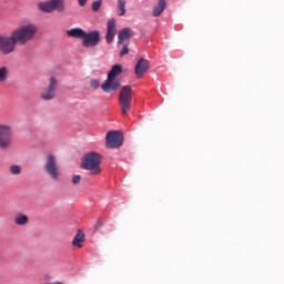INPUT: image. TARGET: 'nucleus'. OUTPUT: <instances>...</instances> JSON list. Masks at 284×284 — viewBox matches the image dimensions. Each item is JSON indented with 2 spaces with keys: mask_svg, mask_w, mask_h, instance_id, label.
I'll use <instances>...</instances> for the list:
<instances>
[{
  "mask_svg": "<svg viewBox=\"0 0 284 284\" xmlns=\"http://www.w3.org/2000/svg\"><path fill=\"white\" fill-rule=\"evenodd\" d=\"M101 154L92 151L84 154L81 163L82 170H87L91 176H99L101 174Z\"/></svg>",
  "mask_w": 284,
  "mask_h": 284,
  "instance_id": "nucleus-1",
  "label": "nucleus"
},
{
  "mask_svg": "<svg viewBox=\"0 0 284 284\" xmlns=\"http://www.w3.org/2000/svg\"><path fill=\"white\" fill-rule=\"evenodd\" d=\"M37 26L32 23H27L22 24L11 33L13 34V37L16 38L20 45H26V43L34 39V37L37 36Z\"/></svg>",
  "mask_w": 284,
  "mask_h": 284,
  "instance_id": "nucleus-2",
  "label": "nucleus"
},
{
  "mask_svg": "<svg viewBox=\"0 0 284 284\" xmlns=\"http://www.w3.org/2000/svg\"><path fill=\"white\" fill-rule=\"evenodd\" d=\"M132 97H134L132 87L124 85L120 89L118 103L123 116L128 115L130 110H132Z\"/></svg>",
  "mask_w": 284,
  "mask_h": 284,
  "instance_id": "nucleus-3",
  "label": "nucleus"
},
{
  "mask_svg": "<svg viewBox=\"0 0 284 284\" xmlns=\"http://www.w3.org/2000/svg\"><path fill=\"white\" fill-rule=\"evenodd\" d=\"M43 170L51 181H61V166H59L57 155L53 153L47 154Z\"/></svg>",
  "mask_w": 284,
  "mask_h": 284,
  "instance_id": "nucleus-4",
  "label": "nucleus"
},
{
  "mask_svg": "<svg viewBox=\"0 0 284 284\" xmlns=\"http://www.w3.org/2000/svg\"><path fill=\"white\" fill-rule=\"evenodd\" d=\"M17 38L11 33L10 36L0 34V52L2 54H12L17 50Z\"/></svg>",
  "mask_w": 284,
  "mask_h": 284,
  "instance_id": "nucleus-5",
  "label": "nucleus"
},
{
  "mask_svg": "<svg viewBox=\"0 0 284 284\" xmlns=\"http://www.w3.org/2000/svg\"><path fill=\"white\" fill-rule=\"evenodd\" d=\"M13 129L10 124H0V150H9L12 145Z\"/></svg>",
  "mask_w": 284,
  "mask_h": 284,
  "instance_id": "nucleus-6",
  "label": "nucleus"
},
{
  "mask_svg": "<svg viewBox=\"0 0 284 284\" xmlns=\"http://www.w3.org/2000/svg\"><path fill=\"white\" fill-rule=\"evenodd\" d=\"M57 88H59V82L57 78L50 77L49 84L42 89L40 92V99L42 101H52L57 98Z\"/></svg>",
  "mask_w": 284,
  "mask_h": 284,
  "instance_id": "nucleus-7",
  "label": "nucleus"
},
{
  "mask_svg": "<svg viewBox=\"0 0 284 284\" xmlns=\"http://www.w3.org/2000/svg\"><path fill=\"white\" fill-rule=\"evenodd\" d=\"M123 145V134L119 131H110L106 133V148L114 150Z\"/></svg>",
  "mask_w": 284,
  "mask_h": 284,
  "instance_id": "nucleus-8",
  "label": "nucleus"
},
{
  "mask_svg": "<svg viewBox=\"0 0 284 284\" xmlns=\"http://www.w3.org/2000/svg\"><path fill=\"white\" fill-rule=\"evenodd\" d=\"M38 8L41 10V12H52L53 10L61 12V10H63V0H50L40 2L38 3Z\"/></svg>",
  "mask_w": 284,
  "mask_h": 284,
  "instance_id": "nucleus-9",
  "label": "nucleus"
},
{
  "mask_svg": "<svg viewBox=\"0 0 284 284\" xmlns=\"http://www.w3.org/2000/svg\"><path fill=\"white\" fill-rule=\"evenodd\" d=\"M101 41V34L99 31H91L89 33H85L82 45L84 48H95V45H99V42Z\"/></svg>",
  "mask_w": 284,
  "mask_h": 284,
  "instance_id": "nucleus-10",
  "label": "nucleus"
},
{
  "mask_svg": "<svg viewBox=\"0 0 284 284\" xmlns=\"http://www.w3.org/2000/svg\"><path fill=\"white\" fill-rule=\"evenodd\" d=\"M148 70H150V61H148L145 58H140L134 69L138 79H141L143 74L148 72Z\"/></svg>",
  "mask_w": 284,
  "mask_h": 284,
  "instance_id": "nucleus-11",
  "label": "nucleus"
},
{
  "mask_svg": "<svg viewBox=\"0 0 284 284\" xmlns=\"http://www.w3.org/2000/svg\"><path fill=\"white\" fill-rule=\"evenodd\" d=\"M121 88V81L116 78H109L102 84L103 92H114Z\"/></svg>",
  "mask_w": 284,
  "mask_h": 284,
  "instance_id": "nucleus-12",
  "label": "nucleus"
},
{
  "mask_svg": "<svg viewBox=\"0 0 284 284\" xmlns=\"http://www.w3.org/2000/svg\"><path fill=\"white\" fill-rule=\"evenodd\" d=\"M114 37H116V20L110 19L106 23V42L112 43L114 41Z\"/></svg>",
  "mask_w": 284,
  "mask_h": 284,
  "instance_id": "nucleus-13",
  "label": "nucleus"
},
{
  "mask_svg": "<svg viewBox=\"0 0 284 284\" xmlns=\"http://www.w3.org/2000/svg\"><path fill=\"white\" fill-rule=\"evenodd\" d=\"M134 32L130 28H124L118 33V43L119 45H123L125 41L132 39Z\"/></svg>",
  "mask_w": 284,
  "mask_h": 284,
  "instance_id": "nucleus-14",
  "label": "nucleus"
},
{
  "mask_svg": "<svg viewBox=\"0 0 284 284\" xmlns=\"http://www.w3.org/2000/svg\"><path fill=\"white\" fill-rule=\"evenodd\" d=\"M83 243H85V233H83L81 230L77 231L75 236L73 237L72 245L73 247H83Z\"/></svg>",
  "mask_w": 284,
  "mask_h": 284,
  "instance_id": "nucleus-15",
  "label": "nucleus"
},
{
  "mask_svg": "<svg viewBox=\"0 0 284 284\" xmlns=\"http://www.w3.org/2000/svg\"><path fill=\"white\" fill-rule=\"evenodd\" d=\"M14 224L18 225L19 227H26L28 223H30V217L23 213H18L14 219Z\"/></svg>",
  "mask_w": 284,
  "mask_h": 284,
  "instance_id": "nucleus-16",
  "label": "nucleus"
},
{
  "mask_svg": "<svg viewBox=\"0 0 284 284\" xmlns=\"http://www.w3.org/2000/svg\"><path fill=\"white\" fill-rule=\"evenodd\" d=\"M166 6L168 3L165 2V0H158V3L153 8L152 17H161Z\"/></svg>",
  "mask_w": 284,
  "mask_h": 284,
  "instance_id": "nucleus-17",
  "label": "nucleus"
},
{
  "mask_svg": "<svg viewBox=\"0 0 284 284\" xmlns=\"http://www.w3.org/2000/svg\"><path fill=\"white\" fill-rule=\"evenodd\" d=\"M121 72H123V67H122L121 64H114V65L111 68V70H110V72H109L108 77H109L110 79H116V77H119V74H121Z\"/></svg>",
  "mask_w": 284,
  "mask_h": 284,
  "instance_id": "nucleus-18",
  "label": "nucleus"
},
{
  "mask_svg": "<svg viewBox=\"0 0 284 284\" xmlns=\"http://www.w3.org/2000/svg\"><path fill=\"white\" fill-rule=\"evenodd\" d=\"M9 74L10 69L8 67H0V83H6V81H8Z\"/></svg>",
  "mask_w": 284,
  "mask_h": 284,
  "instance_id": "nucleus-19",
  "label": "nucleus"
},
{
  "mask_svg": "<svg viewBox=\"0 0 284 284\" xmlns=\"http://www.w3.org/2000/svg\"><path fill=\"white\" fill-rule=\"evenodd\" d=\"M85 31L83 29L74 28L72 29V37L75 39H84L85 38Z\"/></svg>",
  "mask_w": 284,
  "mask_h": 284,
  "instance_id": "nucleus-20",
  "label": "nucleus"
},
{
  "mask_svg": "<svg viewBox=\"0 0 284 284\" xmlns=\"http://www.w3.org/2000/svg\"><path fill=\"white\" fill-rule=\"evenodd\" d=\"M125 0H118V14L123 17L125 14Z\"/></svg>",
  "mask_w": 284,
  "mask_h": 284,
  "instance_id": "nucleus-21",
  "label": "nucleus"
},
{
  "mask_svg": "<svg viewBox=\"0 0 284 284\" xmlns=\"http://www.w3.org/2000/svg\"><path fill=\"white\" fill-rule=\"evenodd\" d=\"M9 172L12 176H19L21 174V166L13 164L9 168Z\"/></svg>",
  "mask_w": 284,
  "mask_h": 284,
  "instance_id": "nucleus-22",
  "label": "nucleus"
},
{
  "mask_svg": "<svg viewBox=\"0 0 284 284\" xmlns=\"http://www.w3.org/2000/svg\"><path fill=\"white\" fill-rule=\"evenodd\" d=\"M103 4V0H95L92 2L93 12H99L101 10V6Z\"/></svg>",
  "mask_w": 284,
  "mask_h": 284,
  "instance_id": "nucleus-23",
  "label": "nucleus"
},
{
  "mask_svg": "<svg viewBox=\"0 0 284 284\" xmlns=\"http://www.w3.org/2000/svg\"><path fill=\"white\" fill-rule=\"evenodd\" d=\"M128 52H130V49L128 48V45H123L122 50L120 51V57H125Z\"/></svg>",
  "mask_w": 284,
  "mask_h": 284,
  "instance_id": "nucleus-24",
  "label": "nucleus"
},
{
  "mask_svg": "<svg viewBox=\"0 0 284 284\" xmlns=\"http://www.w3.org/2000/svg\"><path fill=\"white\" fill-rule=\"evenodd\" d=\"M72 183L79 185L81 183V175H73Z\"/></svg>",
  "mask_w": 284,
  "mask_h": 284,
  "instance_id": "nucleus-25",
  "label": "nucleus"
},
{
  "mask_svg": "<svg viewBox=\"0 0 284 284\" xmlns=\"http://www.w3.org/2000/svg\"><path fill=\"white\" fill-rule=\"evenodd\" d=\"M90 85L93 88V90H97V88L100 85L99 80H91Z\"/></svg>",
  "mask_w": 284,
  "mask_h": 284,
  "instance_id": "nucleus-26",
  "label": "nucleus"
},
{
  "mask_svg": "<svg viewBox=\"0 0 284 284\" xmlns=\"http://www.w3.org/2000/svg\"><path fill=\"white\" fill-rule=\"evenodd\" d=\"M78 3L80 8H85V6H88V0H78Z\"/></svg>",
  "mask_w": 284,
  "mask_h": 284,
  "instance_id": "nucleus-27",
  "label": "nucleus"
},
{
  "mask_svg": "<svg viewBox=\"0 0 284 284\" xmlns=\"http://www.w3.org/2000/svg\"><path fill=\"white\" fill-rule=\"evenodd\" d=\"M44 281H52V276L51 275H44Z\"/></svg>",
  "mask_w": 284,
  "mask_h": 284,
  "instance_id": "nucleus-28",
  "label": "nucleus"
},
{
  "mask_svg": "<svg viewBox=\"0 0 284 284\" xmlns=\"http://www.w3.org/2000/svg\"><path fill=\"white\" fill-rule=\"evenodd\" d=\"M67 34H68V37H72V29H69V30L67 31Z\"/></svg>",
  "mask_w": 284,
  "mask_h": 284,
  "instance_id": "nucleus-29",
  "label": "nucleus"
},
{
  "mask_svg": "<svg viewBox=\"0 0 284 284\" xmlns=\"http://www.w3.org/2000/svg\"><path fill=\"white\" fill-rule=\"evenodd\" d=\"M54 284H63L62 282H55Z\"/></svg>",
  "mask_w": 284,
  "mask_h": 284,
  "instance_id": "nucleus-30",
  "label": "nucleus"
}]
</instances>
